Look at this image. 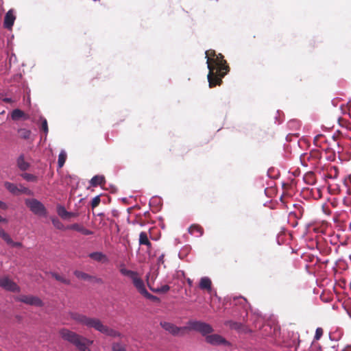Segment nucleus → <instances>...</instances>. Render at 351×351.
Masks as SVG:
<instances>
[{
    "label": "nucleus",
    "mask_w": 351,
    "mask_h": 351,
    "mask_svg": "<svg viewBox=\"0 0 351 351\" xmlns=\"http://www.w3.org/2000/svg\"><path fill=\"white\" fill-rule=\"evenodd\" d=\"M205 54L208 69L207 78L209 87L219 86L222 83V78L230 71V66L221 53L217 54L215 50L209 49Z\"/></svg>",
    "instance_id": "1"
},
{
    "label": "nucleus",
    "mask_w": 351,
    "mask_h": 351,
    "mask_svg": "<svg viewBox=\"0 0 351 351\" xmlns=\"http://www.w3.org/2000/svg\"><path fill=\"white\" fill-rule=\"evenodd\" d=\"M69 316L76 324L86 327L88 329H94L106 336L116 337H121V335L118 331L105 325L104 322L97 317H89L78 312H70Z\"/></svg>",
    "instance_id": "2"
},
{
    "label": "nucleus",
    "mask_w": 351,
    "mask_h": 351,
    "mask_svg": "<svg viewBox=\"0 0 351 351\" xmlns=\"http://www.w3.org/2000/svg\"><path fill=\"white\" fill-rule=\"evenodd\" d=\"M59 334L61 338L74 346L79 351H91L89 347L93 341L67 328H62Z\"/></svg>",
    "instance_id": "3"
},
{
    "label": "nucleus",
    "mask_w": 351,
    "mask_h": 351,
    "mask_svg": "<svg viewBox=\"0 0 351 351\" xmlns=\"http://www.w3.org/2000/svg\"><path fill=\"white\" fill-rule=\"evenodd\" d=\"M191 330L198 332L206 337L208 334H211L214 331V329L212 326L208 323L202 321L191 320L187 323L186 331Z\"/></svg>",
    "instance_id": "4"
},
{
    "label": "nucleus",
    "mask_w": 351,
    "mask_h": 351,
    "mask_svg": "<svg viewBox=\"0 0 351 351\" xmlns=\"http://www.w3.org/2000/svg\"><path fill=\"white\" fill-rule=\"evenodd\" d=\"M25 204L35 215L40 216H45L47 215V210L45 206L36 199H27Z\"/></svg>",
    "instance_id": "5"
},
{
    "label": "nucleus",
    "mask_w": 351,
    "mask_h": 351,
    "mask_svg": "<svg viewBox=\"0 0 351 351\" xmlns=\"http://www.w3.org/2000/svg\"><path fill=\"white\" fill-rule=\"evenodd\" d=\"M160 324L164 330L173 336H184L186 332V326L178 327L167 322H161Z\"/></svg>",
    "instance_id": "6"
},
{
    "label": "nucleus",
    "mask_w": 351,
    "mask_h": 351,
    "mask_svg": "<svg viewBox=\"0 0 351 351\" xmlns=\"http://www.w3.org/2000/svg\"><path fill=\"white\" fill-rule=\"evenodd\" d=\"M206 342L213 346H229V342L218 334H208L205 338Z\"/></svg>",
    "instance_id": "7"
},
{
    "label": "nucleus",
    "mask_w": 351,
    "mask_h": 351,
    "mask_svg": "<svg viewBox=\"0 0 351 351\" xmlns=\"http://www.w3.org/2000/svg\"><path fill=\"white\" fill-rule=\"evenodd\" d=\"M0 287L12 292H19L20 291L19 287L6 276L0 278Z\"/></svg>",
    "instance_id": "8"
},
{
    "label": "nucleus",
    "mask_w": 351,
    "mask_h": 351,
    "mask_svg": "<svg viewBox=\"0 0 351 351\" xmlns=\"http://www.w3.org/2000/svg\"><path fill=\"white\" fill-rule=\"evenodd\" d=\"M18 300L23 302L27 304L36 306H43V301L36 296L33 295H21L18 298Z\"/></svg>",
    "instance_id": "9"
},
{
    "label": "nucleus",
    "mask_w": 351,
    "mask_h": 351,
    "mask_svg": "<svg viewBox=\"0 0 351 351\" xmlns=\"http://www.w3.org/2000/svg\"><path fill=\"white\" fill-rule=\"evenodd\" d=\"M74 275L75 276L76 278H77L78 279H80V280H86V281H90V282H95V283H98V284H102L103 283V280L101 278H97L96 276H91L88 274H86L84 271H79V270H75L74 272H73Z\"/></svg>",
    "instance_id": "10"
},
{
    "label": "nucleus",
    "mask_w": 351,
    "mask_h": 351,
    "mask_svg": "<svg viewBox=\"0 0 351 351\" xmlns=\"http://www.w3.org/2000/svg\"><path fill=\"white\" fill-rule=\"evenodd\" d=\"M226 325L229 326L230 328L235 330L239 332L247 333L249 331L247 327L245 324L240 322L228 321L226 322Z\"/></svg>",
    "instance_id": "11"
},
{
    "label": "nucleus",
    "mask_w": 351,
    "mask_h": 351,
    "mask_svg": "<svg viewBox=\"0 0 351 351\" xmlns=\"http://www.w3.org/2000/svg\"><path fill=\"white\" fill-rule=\"evenodd\" d=\"M15 19H16V16L14 14V10H8L4 17V21H3L4 27L8 29H11L14 25Z\"/></svg>",
    "instance_id": "12"
},
{
    "label": "nucleus",
    "mask_w": 351,
    "mask_h": 351,
    "mask_svg": "<svg viewBox=\"0 0 351 351\" xmlns=\"http://www.w3.org/2000/svg\"><path fill=\"white\" fill-rule=\"evenodd\" d=\"M88 256L91 259H93L97 262H99V263H102L108 262V258L107 256L101 252H92L88 254Z\"/></svg>",
    "instance_id": "13"
},
{
    "label": "nucleus",
    "mask_w": 351,
    "mask_h": 351,
    "mask_svg": "<svg viewBox=\"0 0 351 351\" xmlns=\"http://www.w3.org/2000/svg\"><path fill=\"white\" fill-rule=\"evenodd\" d=\"M199 287L202 290H205L208 293L212 291V282L208 277H203L200 279Z\"/></svg>",
    "instance_id": "14"
},
{
    "label": "nucleus",
    "mask_w": 351,
    "mask_h": 351,
    "mask_svg": "<svg viewBox=\"0 0 351 351\" xmlns=\"http://www.w3.org/2000/svg\"><path fill=\"white\" fill-rule=\"evenodd\" d=\"M132 282L134 286L136 288V289L141 295H143L147 291L144 282L138 276V275L132 280Z\"/></svg>",
    "instance_id": "15"
},
{
    "label": "nucleus",
    "mask_w": 351,
    "mask_h": 351,
    "mask_svg": "<svg viewBox=\"0 0 351 351\" xmlns=\"http://www.w3.org/2000/svg\"><path fill=\"white\" fill-rule=\"evenodd\" d=\"M68 229L75 230L82 233L84 235H90L93 234V232L85 228L83 226L80 225L78 223H73L68 227Z\"/></svg>",
    "instance_id": "16"
},
{
    "label": "nucleus",
    "mask_w": 351,
    "mask_h": 351,
    "mask_svg": "<svg viewBox=\"0 0 351 351\" xmlns=\"http://www.w3.org/2000/svg\"><path fill=\"white\" fill-rule=\"evenodd\" d=\"M189 232L195 237H201L204 233L203 228L198 224H193L189 228Z\"/></svg>",
    "instance_id": "17"
},
{
    "label": "nucleus",
    "mask_w": 351,
    "mask_h": 351,
    "mask_svg": "<svg viewBox=\"0 0 351 351\" xmlns=\"http://www.w3.org/2000/svg\"><path fill=\"white\" fill-rule=\"evenodd\" d=\"M92 186H104L106 183L105 177L104 176L97 175L92 178L90 181Z\"/></svg>",
    "instance_id": "18"
},
{
    "label": "nucleus",
    "mask_w": 351,
    "mask_h": 351,
    "mask_svg": "<svg viewBox=\"0 0 351 351\" xmlns=\"http://www.w3.org/2000/svg\"><path fill=\"white\" fill-rule=\"evenodd\" d=\"M119 271L123 276L129 277L132 280L138 275L136 271L126 269L124 265L120 266Z\"/></svg>",
    "instance_id": "19"
},
{
    "label": "nucleus",
    "mask_w": 351,
    "mask_h": 351,
    "mask_svg": "<svg viewBox=\"0 0 351 351\" xmlns=\"http://www.w3.org/2000/svg\"><path fill=\"white\" fill-rule=\"evenodd\" d=\"M139 244L146 245L149 249L152 247V243L145 232H141L139 234Z\"/></svg>",
    "instance_id": "20"
},
{
    "label": "nucleus",
    "mask_w": 351,
    "mask_h": 351,
    "mask_svg": "<svg viewBox=\"0 0 351 351\" xmlns=\"http://www.w3.org/2000/svg\"><path fill=\"white\" fill-rule=\"evenodd\" d=\"M11 118L14 121L19 120L22 118L26 119L27 117L23 111L20 109H15L11 113Z\"/></svg>",
    "instance_id": "21"
},
{
    "label": "nucleus",
    "mask_w": 351,
    "mask_h": 351,
    "mask_svg": "<svg viewBox=\"0 0 351 351\" xmlns=\"http://www.w3.org/2000/svg\"><path fill=\"white\" fill-rule=\"evenodd\" d=\"M58 214L64 219L70 218L75 216V214L73 213H70L66 211L64 207L59 206L58 208Z\"/></svg>",
    "instance_id": "22"
},
{
    "label": "nucleus",
    "mask_w": 351,
    "mask_h": 351,
    "mask_svg": "<svg viewBox=\"0 0 351 351\" xmlns=\"http://www.w3.org/2000/svg\"><path fill=\"white\" fill-rule=\"evenodd\" d=\"M5 187L7 190H8L11 193L14 195L19 194V189L13 183L5 182L4 184Z\"/></svg>",
    "instance_id": "23"
},
{
    "label": "nucleus",
    "mask_w": 351,
    "mask_h": 351,
    "mask_svg": "<svg viewBox=\"0 0 351 351\" xmlns=\"http://www.w3.org/2000/svg\"><path fill=\"white\" fill-rule=\"evenodd\" d=\"M339 176V169L337 167L332 166L328 169L327 178L330 179H335Z\"/></svg>",
    "instance_id": "24"
},
{
    "label": "nucleus",
    "mask_w": 351,
    "mask_h": 351,
    "mask_svg": "<svg viewBox=\"0 0 351 351\" xmlns=\"http://www.w3.org/2000/svg\"><path fill=\"white\" fill-rule=\"evenodd\" d=\"M148 287L153 292L157 293H167L170 289V287L167 285H165L156 289H154L152 288V285L148 282Z\"/></svg>",
    "instance_id": "25"
},
{
    "label": "nucleus",
    "mask_w": 351,
    "mask_h": 351,
    "mask_svg": "<svg viewBox=\"0 0 351 351\" xmlns=\"http://www.w3.org/2000/svg\"><path fill=\"white\" fill-rule=\"evenodd\" d=\"M17 165L19 168L22 170L25 171L27 170L29 167V164L25 161V158L23 155H21L18 159H17Z\"/></svg>",
    "instance_id": "26"
},
{
    "label": "nucleus",
    "mask_w": 351,
    "mask_h": 351,
    "mask_svg": "<svg viewBox=\"0 0 351 351\" xmlns=\"http://www.w3.org/2000/svg\"><path fill=\"white\" fill-rule=\"evenodd\" d=\"M313 142L317 147L322 148V144L326 142L325 136L323 134H317L315 136Z\"/></svg>",
    "instance_id": "27"
},
{
    "label": "nucleus",
    "mask_w": 351,
    "mask_h": 351,
    "mask_svg": "<svg viewBox=\"0 0 351 351\" xmlns=\"http://www.w3.org/2000/svg\"><path fill=\"white\" fill-rule=\"evenodd\" d=\"M321 152L318 149H313L311 151L309 154L306 155L307 159H313L315 161H317V160L321 158Z\"/></svg>",
    "instance_id": "28"
},
{
    "label": "nucleus",
    "mask_w": 351,
    "mask_h": 351,
    "mask_svg": "<svg viewBox=\"0 0 351 351\" xmlns=\"http://www.w3.org/2000/svg\"><path fill=\"white\" fill-rule=\"evenodd\" d=\"M304 180L308 184H313L315 183V176L313 172H308L305 174Z\"/></svg>",
    "instance_id": "29"
},
{
    "label": "nucleus",
    "mask_w": 351,
    "mask_h": 351,
    "mask_svg": "<svg viewBox=\"0 0 351 351\" xmlns=\"http://www.w3.org/2000/svg\"><path fill=\"white\" fill-rule=\"evenodd\" d=\"M51 274V276L53 278H54L58 281H60V282H62V283H64L65 285H70L71 284L70 280L64 278L63 276L59 275L57 273L52 272Z\"/></svg>",
    "instance_id": "30"
},
{
    "label": "nucleus",
    "mask_w": 351,
    "mask_h": 351,
    "mask_svg": "<svg viewBox=\"0 0 351 351\" xmlns=\"http://www.w3.org/2000/svg\"><path fill=\"white\" fill-rule=\"evenodd\" d=\"M0 237L2 238L7 243V244L12 243V239L10 236L6 232H5V230L1 227H0Z\"/></svg>",
    "instance_id": "31"
},
{
    "label": "nucleus",
    "mask_w": 351,
    "mask_h": 351,
    "mask_svg": "<svg viewBox=\"0 0 351 351\" xmlns=\"http://www.w3.org/2000/svg\"><path fill=\"white\" fill-rule=\"evenodd\" d=\"M66 159V154L64 151H62L59 154V156H58V164L59 168H62L64 166Z\"/></svg>",
    "instance_id": "32"
},
{
    "label": "nucleus",
    "mask_w": 351,
    "mask_h": 351,
    "mask_svg": "<svg viewBox=\"0 0 351 351\" xmlns=\"http://www.w3.org/2000/svg\"><path fill=\"white\" fill-rule=\"evenodd\" d=\"M19 136L21 138L23 139H28L30 137L31 135V131L27 129H20L19 130Z\"/></svg>",
    "instance_id": "33"
},
{
    "label": "nucleus",
    "mask_w": 351,
    "mask_h": 351,
    "mask_svg": "<svg viewBox=\"0 0 351 351\" xmlns=\"http://www.w3.org/2000/svg\"><path fill=\"white\" fill-rule=\"evenodd\" d=\"M112 351H126L125 345L121 343H113L112 345Z\"/></svg>",
    "instance_id": "34"
},
{
    "label": "nucleus",
    "mask_w": 351,
    "mask_h": 351,
    "mask_svg": "<svg viewBox=\"0 0 351 351\" xmlns=\"http://www.w3.org/2000/svg\"><path fill=\"white\" fill-rule=\"evenodd\" d=\"M21 176L27 181L28 182H36L37 180L36 176H35L33 174L24 173L21 174Z\"/></svg>",
    "instance_id": "35"
},
{
    "label": "nucleus",
    "mask_w": 351,
    "mask_h": 351,
    "mask_svg": "<svg viewBox=\"0 0 351 351\" xmlns=\"http://www.w3.org/2000/svg\"><path fill=\"white\" fill-rule=\"evenodd\" d=\"M51 221H52L53 225L57 229L62 230L64 228V225L62 224V223L57 217L52 218L51 219Z\"/></svg>",
    "instance_id": "36"
},
{
    "label": "nucleus",
    "mask_w": 351,
    "mask_h": 351,
    "mask_svg": "<svg viewBox=\"0 0 351 351\" xmlns=\"http://www.w3.org/2000/svg\"><path fill=\"white\" fill-rule=\"evenodd\" d=\"M143 295L145 296L146 298L149 299L154 302L160 301V299L158 297L150 294L147 291Z\"/></svg>",
    "instance_id": "37"
},
{
    "label": "nucleus",
    "mask_w": 351,
    "mask_h": 351,
    "mask_svg": "<svg viewBox=\"0 0 351 351\" xmlns=\"http://www.w3.org/2000/svg\"><path fill=\"white\" fill-rule=\"evenodd\" d=\"M294 206L298 210V213L295 214L297 217L301 218L302 217L304 211V208H302V206L300 204H295Z\"/></svg>",
    "instance_id": "38"
},
{
    "label": "nucleus",
    "mask_w": 351,
    "mask_h": 351,
    "mask_svg": "<svg viewBox=\"0 0 351 351\" xmlns=\"http://www.w3.org/2000/svg\"><path fill=\"white\" fill-rule=\"evenodd\" d=\"M100 202L101 199L99 195L95 197L91 201V207L93 208H96L97 206H99Z\"/></svg>",
    "instance_id": "39"
},
{
    "label": "nucleus",
    "mask_w": 351,
    "mask_h": 351,
    "mask_svg": "<svg viewBox=\"0 0 351 351\" xmlns=\"http://www.w3.org/2000/svg\"><path fill=\"white\" fill-rule=\"evenodd\" d=\"M323 329L322 328H317L316 330H315V337H314V339L315 340H319L322 336L323 335Z\"/></svg>",
    "instance_id": "40"
},
{
    "label": "nucleus",
    "mask_w": 351,
    "mask_h": 351,
    "mask_svg": "<svg viewBox=\"0 0 351 351\" xmlns=\"http://www.w3.org/2000/svg\"><path fill=\"white\" fill-rule=\"evenodd\" d=\"M41 129L45 132V133L47 134L48 132V124L45 119L42 121Z\"/></svg>",
    "instance_id": "41"
},
{
    "label": "nucleus",
    "mask_w": 351,
    "mask_h": 351,
    "mask_svg": "<svg viewBox=\"0 0 351 351\" xmlns=\"http://www.w3.org/2000/svg\"><path fill=\"white\" fill-rule=\"evenodd\" d=\"M8 245H10L12 247H21L23 246L22 243L14 242L13 241H12V243H10Z\"/></svg>",
    "instance_id": "42"
},
{
    "label": "nucleus",
    "mask_w": 351,
    "mask_h": 351,
    "mask_svg": "<svg viewBox=\"0 0 351 351\" xmlns=\"http://www.w3.org/2000/svg\"><path fill=\"white\" fill-rule=\"evenodd\" d=\"M29 193H30V191L26 187L21 186V188L19 189V194L20 193L29 194Z\"/></svg>",
    "instance_id": "43"
},
{
    "label": "nucleus",
    "mask_w": 351,
    "mask_h": 351,
    "mask_svg": "<svg viewBox=\"0 0 351 351\" xmlns=\"http://www.w3.org/2000/svg\"><path fill=\"white\" fill-rule=\"evenodd\" d=\"M0 208L6 210L8 208V206L5 202L0 201Z\"/></svg>",
    "instance_id": "44"
},
{
    "label": "nucleus",
    "mask_w": 351,
    "mask_h": 351,
    "mask_svg": "<svg viewBox=\"0 0 351 351\" xmlns=\"http://www.w3.org/2000/svg\"><path fill=\"white\" fill-rule=\"evenodd\" d=\"M3 101L5 103H11L12 102V100L11 98H8V97H5L3 99Z\"/></svg>",
    "instance_id": "45"
},
{
    "label": "nucleus",
    "mask_w": 351,
    "mask_h": 351,
    "mask_svg": "<svg viewBox=\"0 0 351 351\" xmlns=\"http://www.w3.org/2000/svg\"><path fill=\"white\" fill-rule=\"evenodd\" d=\"M0 222L7 223L8 220L5 218H3L0 216Z\"/></svg>",
    "instance_id": "46"
},
{
    "label": "nucleus",
    "mask_w": 351,
    "mask_h": 351,
    "mask_svg": "<svg viewBox=\"0 0 351 351\" xmlns=\"http://www.w3.org/2000/svg\"><path fill=\"white\" fill-rule=\"evenodd\" d=\"M162 258H163V255H162L160 258H159V260H162Z\"/></svg>",
    "instance_id": "47"
},
{
    "label": "nucleus",
    "mask_w": 351,
    "mask_h": 351,
    "mask_svg": "<svg viewBox=\"0 0 351 351\" xmlns=\"http://www.w3.org/2000/svg\"><path fill=\"white\" fill-rule=\"evenodd\" d=\"M350 260H351V255L350 256Z\"/></svg>",
    "instance_id": "48"
},
{
    "label": "nucleus",
    "mask_w": 351,
    "mask_h": 351,
    "mask_svg": "<svg viewBox=\"0 0 351 351\" xmlns=\"http://www.w3.org/2000/svg\"><path fill=\"white\" fill-rule=\"evenodd\" d=\"M350 213H351V208H350Z\"/></svg>",
    "instance_id": "49"
}]
</instances>
